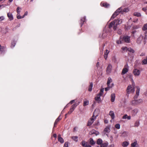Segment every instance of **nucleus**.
I'll list each match as a JSON object with an SVG mask.
<instances>
[{
  "instance_id": "nucleus-10",
  "label": "nucleus",
  "mask_w": 147,
  "mask_h": 147,
  "mask_svg": "<svg viewBox=\"0 0 147 147\" xmlns=\"http://www.w3.org/2000/svg\"><path fill=\"white\" fill-rule=\"evenodd\" d=\"M86 20V18L85 17H84L83 18H82L80 21V26L82 27L84 22H85Z\"/></svg>"
},
{
  "instance_id": "nucleus-5",
  "label": "nucleus",
  "mask_w": 147,
  "mask_h": 147,
  "mask_svg": "<svg viewBox=\"0 0 147 147\" xmlns=\"http://www.w3.org/2000/svg\"><path fill=\"white\" fill-rule=\"evenodd\" d=\"M102 6L103 7L106 8H108L109 7L110 4L106 2H102L100 3Z\"/></svg>"
},
{
  "instance_id": "nucleus-50",
  "label": "nucleus",
  "mask_w": 147,
  "mask_h": 147,
  "mask_svg": "<svg viewBox=\"0 0 147 147\" xmlns=\"http://www.w3.org/2000/svg\"><path fill=\"white\" fill-rule=\"evenodd\" d=\"M147 10V7L146 6V7H145L142 8V10L144 11H146V10Z\"/></svg>"
},
{
  "instance_id": "nucleus-23",
  "label": "nucleus",
  "mask_w": 147,
  "mask_h": 147,
  "mask_svg": "<svg viewBox=\"0 0 147 147\" xmlns=\"http://www.w3.org/2000/svg\"><path fill=\"white\" fill-rule=\"evenodd\" d=\"M90 144L92 145L95 144V142L92 138H90L89 140Z\"/></svg>"
},
{
  "instance_id": "nucleus-17",
  "label": "nucleus",
  "mask_w": 147,
  "mask_h": 147,
  "mask_svg": "<svg viewBox=\"0 0 147 147\" xmlns=\"http://www.w3.org/2000/svg\"><path fill=\"white\" fill-rule=\"evenodd\" d=\"M58 141L61 143H63L64 142L63 139L61 137L60 135H59L58 136Z\"/></svg>"
},
{
  "instance_id": "nucleus-33",
  "label": "nucleus",
  "mask_w": 147,
  "mask_h": 147,
  "mask_svg": "<svg viewBox=\"0 0 147 147\" xmlns=\"http://www.w3.org/2000/svg\"><path fill=\"white\" fill-rule=\"evenodd\" d=\"M71 138L74 140V141L77 142L78 141V137L77 136H72L71 137Z\"/></svg>"
},
{
  "instance_id": "nucleus-14",
  "label": "nucleus",
  "mask_w": 147,
  "mask_h": 147,
  "mask_svg": "<svg viewBox=\"0 0 147 147\" xmlns=\"http://www.w3.org/2000/svg\"><path fill=\"white\" fill-rule=\"evenodd\" d=\"M7 16L10 20L11 21L13 20V16L11 13L9 12L7 13Z\"/></svg>"
},
{
  "instance_id": "nucleus-2",
  "label": "nucleus",
  "mask_w": 147,
  "mask_h": 147,
  "mask_svg": "<svg viewBox=\"0 0 147 147\" xmlns=\"http://www.w3.org/2000/svg\"><path fill=\"white\" fill-rule=\"evenodd\" d=\"M122 22V20L119 19H115L113 21L111 22L109 24V28L111 29L113 27V29L114 30H116L117 26L121 24Z\"/></svg>"
},
{
  "instance_id": "nucleus-7",
  "label": "nucleus",
  "mask_w": 147,
  "mask_h": 147,
  "mask_svg": "<svg viewBox=\"0 0 147 147\" xmlns=\"http://www.w3.org/2000/svg\"><path fill=\"white\" fill-rule=\"evenodd\" d=\"M103 92H100L98 94L97 96L95 98V100L97 101H100V96H101L103 94Z\"/></svg>"
},
{
  "instance_id": "nucleus-12",
  "label": "nucleus",
  "mask_w": 147,
  "mask_h": 147,
  "mask_svg": "<svg viewBox=\"0 0 147 147\" xmlns=\"http://www.w3.org/2000/svg\"><path fill=\"white\" fill-rule=\"evenodd\" d=\"M143 37L142 36H140V37L138 38L137 39V42L139 44L141 43L142 40L143 38Z\"/></svg>"
},
{
  "instance_id": "nucleus-57",
  "label": "nucleus",
  "mask_w": 147,
  "mask_h": 147,
  "mask_svg": "<svg viewBox=\"0 0 147 147\" xmlns=\"http://www.w3.org/2000/svg\"><path fill=\"white\" fill-rule=\"evenodd\" d=\"M114 145L113 144H112L109 146V147H114Z\"/></svg>"
},
{
  "instance_id": "nucleus-53",
  "label": "nucleus",
  "mask_w": 147,
  "mask_h": 147,
  "mask_svg": "<svg viewBox=\"0 0 147 147\" xmlns=\"http://www.w3.org/2000/svg\"><path fill=\"white\" fill-rule=\"evenodd\" d=\"M147 39V36H145L144 38V44H145L146 42V40Z\"/></svg>"
},
{
  "instance_id": "nucleus-55",
  "label": "nucleus",
  "mask_w": 147,
  "mask_h": 147,
  "mask_svg": "<svg viewBox=\"0 0 147 147\" xmlns=\"http://www.w3.org/2000/svg\"><path fill=\"white\" fill-rule=\"evenodd\" d=\"M145 53H142L140 55V56H142L145 55Z\"/></svg>"
},
{
  "instance_id": "nucleus-25",
  "label": "nucleus",
  "mask_w": 147,
  "mask_h": 147,
  "mask_svg": "<svg viewBox=\"0 0 147 147\" xmlns=\"http://www.w3.org/2000/svg\"><path fill=\"white\" fill-rule=\"evenodd\" d=\"M102 140L100 138H99L98 139L97 142V144L98 145L101 144H102Z\"/></svg>"
},
{
  "instance_id": "nucleus-20",
  "label": "nucleus",
  "mask_w": 147,
  "mask_h": 147,
  "mask_svg": "<svg viewBox=\"0 0 147 147\" xmlns=\"http://www.w3.org/2000/svg\"><path fill=\"white\" fill-rule=\"evenodd\" d=\"M112 81V80L110 77H109L108 79L107 82V86H110V83Z\"/></svg>"
},
{
  "instance_id": "nucleus-4",
  "label": "nucleus",
  "mask_w": 147,
  "mask_h": 147,
  "mask_svg": "<svg viewBox=\"0 0 147 147\" xmlns=\"http://www.w3.org/2000/svg\"><path fill=\"white\" fill-rule=\"evenodd\" d=\"M122 40L127 43H129L130 42V37L127 35L124 36L122 38Z\"/></svg>"
},
{
  "instance_id": "nucleus-59",
  "label": "nucleus",
  "mask_w": 147,
  "mask_h": 147,
  "mask_svg": "<svg viewBox=\"0 0 147 147\" xmlns=\"http://www.w3.org/2000/svg\"><path fill=\"white\" fill-rule=\"evenodd\" d=\"M53 137L55 138H56L57 137V135L56 134H53Z\"/></svg>"
},
{
  "instance_id": "nucleus-41",
  "label": "nucleus",
  "mask_w": 147,
  "mask_h": 147,
  "mask_svg": "<svg viewBox=\"0 0 147 147\" xmlns=\"http://www.w3.org/2000/svg\"><path fill=\"white\" fill-rule=\"evenodd\" d=\"M139 125V121H136L134 127H138Z\"/></svg>"
},
{
  "instance_id": "nucleus-6",
  "label": "nucleus",
  "mask_w": 147,
  "mask_h": 147,
  "mask_svg": "<svg viewBox=\"0 0 147 147\" xmlns=\"http://www.w3.org/2000/svg\"><path fill=\"white\" fill-rule=\"evenodd\" d=\"M112 68V66L111 65L109 64L107 66L106 69V72L107 74H109L111 72Z\"/></svg>"
},
{
  "instance_id": "nucleus-64",
  "label": "nucleus",
  "mask_w": 147,
  "mask_h": 147,
  "mask_svg": "<svg viewBox=\"0 0 147 147\" xmlns=\"http://www.w3.org/2000/svg\"><path fill=\"white\" fill-rule=\"evenodd\" d=\"M0 19H1V20H3V17H0Z\"/></svg>"
},
{
  "instance_id": "nucleus-37",
  "label": "nucleus",
  "mask_w": 147,
  "mask_h": 147,
  "mask_svg": "<svg viewBox=\"0 0 147 147\" xmlns=\"http://www.w3.org/2000/svg\"><path fill=\"white\" fill-rule=\"evenodd\" d=\"M108 144L106 143H104L101 144V147H107Z\"/></svg>"
},
{
  "instance_id": "nucleus-58",
  "label": "nucleus",
  "mask_w": 147,
  "mask_h": 147,
  "mask_svg": "<svg viewBox=\"0 0 147 147\" xmlns=\"http://www.w3.org/2000/svg\"><path fill=\"white\" fill-rule=\"evenodd\" d=\"M99 66V62H98L96 63V66L97 67H98Z\"/></svg>"
},
{
  "instance_id": "nucleus-15",
  "label": "nucleus",
  "mask_w": 147,
  "mask_h": 147,
  "mask_svg": "<svg viewBox=\"0 0 147 147\" xmlns=\"http://www.w3.org/2000/svg\"><path fill=\"white\" fill-rule=\"evenodd\" d=\"M142 101V100L141 99H139L138 100H135L132 101L133 104H137L141 102Z\"/></svg>"
},
{
  "instance_id": "nucleus-32",
  "label": "nucleus",
  "mask_w": 147,
  "mask_h": 147,
  "mask_svg": "<svg viewBox=\"0 0 147 147\" xmlns=\"http://www.w3.org/2000/svg\"><path fill=\"white\" fill-rule=\"evenodd\" d=\"M61 119V118H60V116L59 117L57 118L56 120L55 121L54 123V125L57 124V122Z\"/></svg>"
},
{
  "instance_id": "nucleus-28",
  "label": "nucleus",
  "mask_w": 147,
  "mask_h": 147,
  "mask_svg": "<svg viewBox=\"0 0 147 147\" xmlns=\"http://www.w3.org/2000/svg\"><path fill=\"white\" fill-rule=\"evenodd\" d=\"M88 104H89V101L88 100H84V101L83 106H85L86 105H88Z\"/></svg>"
},
{
  "instance_id": "nucleus-39",
  "label": "nucleus",
  "mask_w": 147,
  "mask_h": 147,
  "mask_svg": "<svg viewBox=\"0 0 147 147\" xmlns=\"http://www.w3.org/2000/svg\"><path fill=\"white\" fill-rule=\"evenodd\" d=\"M20 15L18 14H17V18L18 19H20L24 18L23 16H21Z\"/></svg>"
},
{
  "instance_id": "nucleus-52",
  "label": "nucleus",
  "mask_w": 147,
  "mask_h": 147,
  "mask_svg": "<svg viewBox=\"0 0 147 147\" xmlns=\"http://www.w3.org/2000/svg\"><path fill=\"white\" fill-rule=\"evenodd\" d=\"M117 44H121L122 43V42L121 41V40H118L117 41Z\"/></svg>"
},
{
  "instance_id": "nucleus-46",
  "label": "nucleus",
  "mask_w": 147,
  "mask_h": 147,
  "mask_svg": "<svg viewBox=\"0 0 147 147\" xmlns=\"http://www.w3.org/2000/svg\"><path fill=\"white\" fill-rule=\"evenodd\" d=\"M74 111L72 110V109H70V110L68 112L67 114H66L65 115V116H66V115L67 114H70L71 113H72L73 111Z\"/></svg>"
},
{
  "instance_id": "nucleus-44",
  "label": "nucleus",
  "mask_w": 147,
  "mask_h": 147,
  "mask_svg": "<svg viewBox=\"0 0 147 147\" xmlns=\"http://www.w3.org/2000/svg\"><path fill=\"white\" fill-rule=\"evenodd\" d=\"M139 92H136V94L134 96V97L135 99L137 98L138 96L139 95Z\"/></svg>"
},
{
  "instance_id": "nucleus-35",
  "label": "nucleus",
  "mask_w": 147,
  "mask_h": 147,
  "mask_svg": "<svg viewBox=\"0 0 147 147\" xmlns=\"http://www.w3.org/2000/svg\"><path fill=\"white\" fill-rule=\"evenodd\" d=\"M77 105H78L76 104H74L72 106L71 108V109H72V110H73L74 111Z\"/></svg>"
},
{
  "instance_id": "nucleus-54",
  "label": "nucleus",
  "mask_w": 147,
  "mask_h": 147,
  "mask_svg": "<svg viewBox=\"0 0 147 147\" xmlns=\"http://www.w3.org/2000/svg\"><path fill=\"white\" fill-rule=\"evenodd\" d=\"M28 12H27V11H26V12L25 13H24V15L23 16V17H24V18L25 17V16H27V14H28Z\"/></svg>"
},
{
  "instance_id": "nucleus-45",
  "label": "nucleus",
  "mask_w": 147,
  "mask_h": 147,
  "mask_svg": "<svg viewBox=\"0 0 147 147\" xmlns=\"http://www.w3.org/2000/svg\"><path fill=\"white\" fill-rule=\"evenodd\" d=\"M20 9H21L19 7H18L17 9V12L18 14H20Z\"/></svg>"
},
{
  "instance_id": "nucleus-40",
  "label": "nucleus",
  "mask_w": 147,
  "mask_h": 147,
  "mask_svg": "<svg viewBox=\"0 0 147 147\" xmlns=\"http://www.w3.org/2000/svg\"><path fill=\"white\" fill-rule=\"evenodd\" d=\"M16 45V42L15 41H13L11 43V46L12 47H14Z\"/></svg>"
},
{
  "instance_id": "nucleus-9",
  "label": "nucleus",
  "mask_w": 147,
  "mask_h": 147,
  "mask_svg": "<svg viewBox=\"0 0 147 147\" xmlns=\"http://www.w3.org/2000/svg\"><path fill=\"white\" fill-rule=\"evenodd\" d=\"M135 91L134 88H132L131 85H129L127 87V92H134Z\"/></svg>"
},
{
  "instance_id": "nucleus-21",
  "label": "nucleus",
  "mask_w": 147,
  "mask_h": 147,
  "mask_svg": "<svg viewBox=\"0 0 147 147\" xmlns=\"http://www.w3.org/2000/svg\"><path fill=\"white\" fill-rule=\"evenodd\" d=\"M93 86V84L92 83V82H90V84L88 86V91L90 92L92 91Z\"/></svg>"
},
{
  "instance_id": "nucleus-16",
  "label": "nucleus",
  "mask_w": 147,
  "mask_h": 147,
  "mask_svg": "<svg viewBox=\"0 0 147 147\" xmlns=\"http://www.w3.org/2000/svg\"><path fill=\"white\" fill-rule=\"evenodd\" d=\"M109 51L107 50H106V51L105 52L104 55V57L105 59L106 60L108 54L109 53Z\"/></svg>"
},
{
  "instance_id": "nucleus-61",
  "label": "nucleus",
  "mask_w": 147,
  "mask_h": 147,
  "mask_svg": "<svg viewBox=\"0 0 147 147\" xmlns=\"http://www.w3.org/2000/svg\"><path fill=\"white\" fill-rule=\"evenodd\" d=\"M104 122L105 123H107L108 122V121L107 120H105L104 121Z\"/></svg>"
},
{
  "instance_id": "nucleus-60",
  "label": "nucleus",
  "mask_w": 147,
  "mask_h": 147,
  "mask_svg": "<svg viewBox=\"0 0 147 147\" xmlns=\"http://www.w3.org/2000/svg\"><path fill=\"white\" fill-rule=\"evenodd\" d=\"M86 147H91V146L89 145H87V146H86Z\"/></svg>"
},
{
  "instance_id": "nucleus-47",
  "label": "nucleus",
  "mask_w": 147,
  "mask_h": 147,
  "mask_svg": "<svg viewBox=\"0 0 147 147\" xmlns=\"http://www.w3.org/2000/svg\"><path fill=\"white\" fill-rule=\"evenodd\" d=\"M117 33L119 34H122V31L121 29H119L117 32Z\"/></svg>"
},
{
  "instance_id": "nucleus-27",
  "label": "nucleus",
  "mask_w": 147,
  "mask_h": 147,
  "mask_svg": "<svg viewBox=\"0 0 147 147\" xmlns=\"http://www.w3.org/2000/svg\"><path fill=\"white\" fill-rule=\"evenodd\" d=\"M127 50L129 52L132 53H134L135 52L134 50L131 47H129Z\"/></svg>"
},
{
  "instance_id": "nucleus-3",
  "label": "nucleus",
  "mask_w": 147,
  "mask_h": 147,
  "mask_svg": "<svg viewBox=\"0 0 147 147\" xmlns=\"http://www.w3.org/2000/svg\"><path fill=\"white\" fill-rule=\"evenodd\" d=\"M98 109H96L93 113L92 118L89 119L87 125L90 126L91 125L94 121L96 117L98 116Z\"/></svg>"
},
{
  "instance_id": "nucleus-13",
  "label": "nucleus",
  "mask_w": 147,
  "mask_h": 147,
  "mask_svg": "<svg viewBox=\"0 0 147 147\" xmlns=\"http://www.w3.org/2000/svg\"><path fill=\"white\" fill-rule=\"evenodd\" d=\"M99 133L98 132L94 130H92L89 132V134L90 135L95 134L96 136L98 135Z\"/></svg>"
},
{
  "instance_id": "nucleus-56",
  "label": "nucleus",
  "mask_w": 147,
  "mask_h": 147,
  "mask_svg": "<svg viewBox=\"0 0 147 147\" xmlns=\"http://www.w3.org/2000/svg\"><path fill=\"white\" fill-rule=\"evenodd\" d=\"M75 101V100H72L70 102V103L72 104Z\"/></svg>"
},
{
  "instance_id": "nucleus-24",
  "label": "nucleus",
  "mask_w": 147,
  "mask_h": 147,
  "mask_svg": "<svg viewBox=\"0 0 147 147\" xmlns=\"http://www.w3.org/2000/svg\"><path fill=\"white\" fill-rule=\"evenodd\" d=\"M134 15L135 16L139 17L141 16V14L140 13L138 12H135L134 13Z\"/></svg>"
},
{
  "instance_id": "nucleus-1",
  "label": "nucleus",
  "mask_w": 147,
  "mask_h": 147,
  "mask_svg": "<svg viewBox=\"0 0 147 147\" xmlns=\"http://www.w3.org/2000/svg\"><path fill=\"white\" fill-rule=\"evenodd\" d=\"M129 11L128 8H124L123 7H120L117 9L114 13L112 16L111 19H114L120 13H123L124 12H127Z\"/></svg>"
},
{
  "instance_id": "nucleus-51",
  "label": "nucleus",
  "mask_w": 147,
  "mask_h": 147,
  "mask_svg": "<svg viewBox=\"0 0 147 147\" xmlns=\"http://www.w3.org/2000/svg\"><path fill=\"white\" fill-rule=\"evenodd\" d=\"M137 90H136V92H139L140 91V88L139 87L137 86Z\"/></svg>"
},
{
  "instance_id": "nucleus-63",
  "label": "nucleus",
  "mask_w": 147,
  "mask_h": 147,
  "mask_svg": "<svg viewBox=\"0 0 147 147\" xmlns=\"http://www.w3.org/2000/svg\"><path fill=\"white\" fill-rule=\"evenodd\" d=\"M144 34H145V36H147V32H145Z\"/></svg>"
},
{
  "instance_id": "nucleus-26",
  "label": "nucleus",
  "mask_w": 147,
  "mask_h": 147,
  "mask_svg": "<svg viewBox=\"0 0 147 147\" xmlns=\"http://www.w3.org/2000/svg\"><path fill=\"white\" fill-rule=\"evenodd\" d=\"M129 144V143L127 142H124L122 144V146L123 147H126Z\"/></svg>"
},
{
  "instance_id": "nucleus-8",
  "label": "nucleus",
  "mask_w": 147,
  "mask_h": 147,
  "mask_svg": "<svg viewBox=\"0 0 147 147\" xmlns=\"http://www.w3.org/2000/svg\"><path fill=\"white\" fill-rule=\"evenodd\" d=\"M133 73L135 76H138L140 74V71L137 69H134L133 70Z\"/></svg>"
},
{
  "instance_id": "nucleus-18",
  "label": "nucleus",
  "mask_w": 147,
  "mask_h": 147,
  "mask_svg": "<svg viewBox=\"0 0 147 147\" xmlns=\"http://www.w3.org/2000/svg\"><path fill=\"white\" fill-rule=\"evenodd\" d=\"M115 94L113 93L111 95V102H113L115 100Z\"/></svg>"
},
{
  "instance_id": "nucleus-62",
  "label": "nucleus",
  "mask_w": 147,
  "mask_h": 147,
  "mask_svg": "<svg viewBox=\"0 0 147 147\" xmlns=\"http://www.w3.org/2000/svg\"><path fill=\"white\" fill-rule=\"evenodd\" d=\"M104 90V89H101L100 90V92H103Z\"/></svg>"
},
{
  "instance_id": "nucleus-38",
  "label": "nucleus",
  "mask_w": 147,
  "mask_h": 147,
  "mask_svg": "<svg viewBox=\"0 0 147 147\" xmlns=\"http://www.w3.org/2000/svg\"><path fill=\"white\" fill-rule=\"evenodd\" d=\"M104 131L107 132H109L110 131V129L109 128L107 127L105 128Z\"/></svg>"
},
{
  "instance_id": "nucleus-36",
  "label": "nucleus",
  "mask_w": 147,
  "mask_h": 147,
  "mask_svg": "<svg viewBox=\"0 0 147 147\" xmlns=\"http://www.w3.org/2000/svg\"><path fill=\"white\" fill-rule=\"evenodd\" d=\"M112 87V85H111V86H108V87L106 88L105 89V91H108V90H109V89H110V88H111Z\"/></svg>"
},
{
  "instance_id": "nucleus-49",
  "label": "nucleus",
  "mask_w": 147,
  "mask_h": 147,
  "mask_svg": "<svg viewBox=\"0 0 147 147\" xmlns=\"http://www.w3.org/2000/svg\"><path fill=\"white\" fill-rule=\"evenodd\" d=\"M63 147H68V142H66L64 145Z\"/></svg>"
},
{
  "instance_id": "nucleus-11",
  "label": "nucleus",
  "mask_w": 147,
  "mask_h": 147,
  "mask_svg": "<svg viewBox=\"0 0 147 147\" xmlns=\"http://www.w3.org/2000/svg\"><path fill=\"white\" fill-rule=\"evenodd\" d=\"M128 69L127 68L125 67V66H124V67L123 69L122 72L121 74L123 75L126 74L127 72L128 71Z\"/></svg>"
},
{
  "instance_id": "nucleus-30",
  "label": "nucleus",
  "mask_w": 147,
  "mask_h": 147,
  "mask_svg": "<svg viewBox=\"0 0 147 147\" xmlns=\"http://www.w3.org/2000/svg\"><path fill=\"white\" fill-rule=\"evenodd\" d=\"M142 64H145L147 63V57L146 59H144L142 61Z\"/></svg>"
},
{
  "instance_id": "nucleus-42",
  "label": "nucleus",
  "mask_w": 147,
  "mask_h": 147,
  "mask_svg": "<svg viewBox=\"0 0 147 147\" xmlns=\"http://www.w3.org/2000/svg\"><path fill=\"white\" fill-rule=\"evenodd\" d=\"M136 144L137 143L136 142H134L131 144V147H135Z\"/></svg>"
},
{
  "instance_id": "nucleus-43",
  "label": "nucleus",
  "mask_w": 147,
  "mask_h": 147,
  "mask_svg": "<svg viewBox=\"0 0 147 147\" xmlns=\"http://www.w3.org/2000/svg\"><path fill=\"white\" fill-rule=\"evenodd\" d=\"M115 127L117 129H119L120 128V125L119 124H117L115 125Z\"/></svg>"
},
{
  "instance_id": "nucleus-48",
  "label": "nucleus",
  "mask_w": 147,
  "mask_h": 147,
  "mask_svg": "<svg viewBox=\"0 0 147 147\" xmlns=\"http://www.w3.org/2000/svg\"><path fill=\"white\" fill-rule=\"evenodd\" d=\"M127 133L126 132H124L122 134V136H127Z\"/></svg>"
},
{
  "instance_id": "nucleus-29",
  "label": "nucleus",
  "mask_w": 147,
  "mask_h": 147,
  "mask_svg": "<svg viewBox=\"0 0 147 147\" xmlns=\"http://www.w3.org/2000/svg\"><path fill=\"white\" fill-rule=\"evenodd\" d=\"M142 29L144 31L147 30V24H145L144 25Z\"/></svg>"
},
{
  "instance_id": "nucleus-22",
  "label": "nucleus",
  "mask_w": 147,
  "mask_h": 147,
  "mask_svg": "<svg viewBox=\"0 0 147 147\" xmlns=\"http://www.w3.org/2000/svg\"><path fill=\"white\" fill-rule=\"evenodd\" d=\"M123 119H127L128 120H129L131 119L130 116H128L127 114L125 115L123 117Z\"/></svg>"
},
{
  "instance_id": "nucleus-19",
  "label": "nucleus",
  "mask_w": 147,
  "mask_h": 147,
  "mask_svg": "<svg viewBox=\"0 0 147 147\" xmlns=\"http://www.w3.org/2000/svg\"><path fill=\"white\" fill-rule=\"evenodd\" d=\"M109 115H110L112 119H114L115 117V115L114 112L112 111H111L109 113Z\"/></svg>"
},
{
  "instance_id": "nucleus-31",
  "label": "nucleus",
  "mask_w": 147,
  "mask_h": 147,
  "mask_svg": "<svg viewBox=\"0 0 147 147\" xmlns=\"http://www.w3.org/2000/svg\"><path fill=\"white\" fill-rule=\"evenodd\" d=\"M128 48L126 47H123L121 48V49L123 51H128L127 49H128Z\"/></svg>"
},
{
  "instance_id": "nucleus-34",
  "label": "nucleus",
  "mask_w": 147,
  "mask_h": 147,
  "mask_svg": "<svg viewBox=\"0 0 147 147\" xmlns=\"http://www.w3.org/2000/svg\"><path fill=\"white\" fill-rule=\"evenodd\" d=\"M82 145L83 146L86 147L87 146V143L84 141H83L82 142Z\"/></svg>"
}]
</instances>
